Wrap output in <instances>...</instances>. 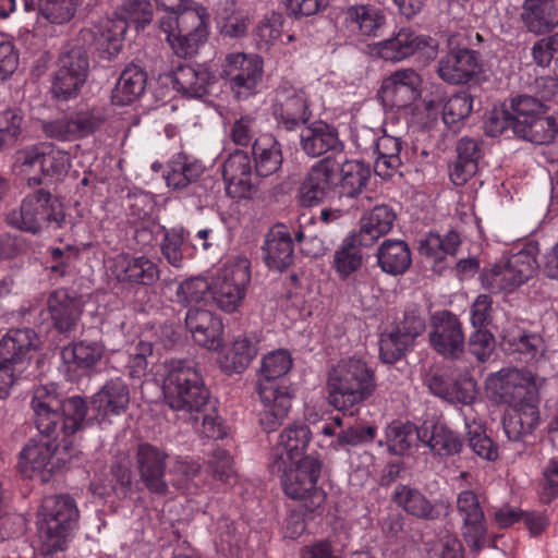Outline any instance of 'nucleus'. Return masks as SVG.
I'll return each instance as SVG.
<instances>
[{
	"label": "nucleus",
	"instance_id": "24",
	"mask_svg": "<svg viewBox=\"0 0 558 558\" xmlns=\"http://www.w3.org/2000/svg\"><path fill=\"white\" fill-rule=\"evenodd\" d=\"M259 340L255 335L235 336L228 345L220 348L217 356L219 368L227 375L243 373L258 353Z\"/></svg>",
	"mask_w": 558,
	"mask_h": 558
},
{
	"label": "nucleus",
	"instance_id": "43",
	"mask_svg": "<svg viewBox=\"0 0 558 558\" xmlns=\"http://www.w3.org/2000/svg\"><path fill=\"white\" fill-rule=\"evenodd\" d=\"M146 78V73L138 65H128L116 84L112 94L113 102L125 106L138 99L145 90Z\"/></svg>",
	"mask_w": 558,
	"mask_h": 558
},
{
	"label": "nucleus",
	"instance_id": "62",
	"mask_svg": "<svg viewBox=\"0 0 558 558\" xmlns=\"http://www.w3.org/2000/svg\"><path fill=\"white\" fill-rule=\"evenodd\" d=\"M469 435V446L480 458L494 461L498 457V448L493 440L485 434L480 424L473 425L465 423Z\"/></svg>",
	"mask_w": 558,
	"mask_h": 558
},
{
	"label": "nucleus",
	"instance_id": "33",
	"mask_svg": "<svg viewBox=\"0 0 558 558\" xmlns=\"http://www.w3.org/2000/svg\"><path fill=\"white\" fill-rule=\"evenodd\" d=\"M215 75L204 65H180L173 76V87L187 97L199 98L210 93Z\"/></svg>",
	"mask_w": 558,
	"mask_h": 558
},
{
	"label": "nucleus",
	"instance_id": "27",
	"mask_svg": "<svg viewBox=\"0 0 558 558\" xmlns=\"http://www.w3.org/2000/svg\"><path fill=\"white\" fill-rule=\"evenodd\" d=\"M101 124L100 117L92 112H80L73 117H61L46 121L43 131L47 137L58 141H73L87 136Z\"/></svg>",
	"mask_w": 558,
	"mask_h": 558
},
{
	"label": "nucleus",
	"instance_id": "45",
	"mask_svg": "<svg viewBox=\"0 0 558 558\" xmlns=\"http://www.w3.org/2000/svg\"><path fill=\"white\" fill-rule=\"evenodd\" d=\"M481 281L492 293L513 292L523 286L506 257L485 268L481 274Z\"/></svg>",
	"mask_w": 558,
	"mask_h": 558
},
{
	"label": "nucleus",
	"instance_id": "19",
	"mask_svg": "<svg viewBox=\"0 0 558 558\" xmlns=\"http://www.w3.org/2000/svg\"><path fill=\"white\" fill-rule=\"evenodd\" d=\"M88 68V59L81 49L63 54L52 83L53 96L62 100L76 96L86 82Z\"/></svg>",
	"mask_w": 558,
	"mask_h": 558
},
{
	"label": "nucleus",
	"instance_id": "5",
	"mask_svg": "<svg viewBox=\"0 0 558 558\" xmlns=\"http://www.w3.org/2000/svg\"><path fill=\"white\" fill-rule=\"evenodd\" d=\"M32 408L39 433H53L60 428L64 436H72L83 427L88 409L86 401L78 396L62 402L54 385L36 387Z\"/></svg>",
	"mask_w": 558,
	"mask_h": 558
},
{
	"label": "nucleus",
	"instance_id": "64",
	"mask_svg": "<svg viewBox=\"0 0 558 558\" xmlns=\"http://www.w3.org/2000/svg\"><path fill=\"white\" fill-rule=\"evenodd\" d=\"M411 347L400 332L393 330L383 333L379 340V354L384 363L392 364L399 361Z\"/></svg>",
	"mask_w": 558,
	"mask_h": 558
},
{
	"label": "nucleus",
	"instance_id": "58",
	"mask_svg": "<svg viewBox=\"0 0 558 558\" xmlns=\"http://www.w3.org/2000/svg\"><path fill=\"white\" fill-rule=\"evenodd\" d=\"M80 0H38L40 14L52 24H64L75 15Z\"/></svg>",
	"mask_w": 558,
	"mask_h": 558
},
{
	"label": "nucleus",
	"instance_id": "8",
	"mask_svg": "<svg viewBox=\"0 0 558 558\" xmlns=\"http://www.w3.org/2000/svg\"><path fill=\"white\" fill-rule=\"evenodd\" d=\"M69 436L57 428L53 433H39L21 452V472L41 483L50 480L51 475L63 468L71 459Z\"/></svg>",
	"mask_w": 558,
	"mask_h": 558
},
{
	"label": "nucleus",
	"instance_id": "54",
	"mask_svg": "<svg viewBox=\"0 0 558 558\" xmlns=\"http://www.w3.org/2000/svg\"><path fill=\"white\" fill-rule=\"evenodd\" d=\"M538 245L534 242H529L519 251L512 252L506 256L509 266L513 268L523 284L531 280L538 270Z\"/></svg>",
	"mask_w": 558,
	"mask_h": 558
},
{
	"label": "nucleus",
	"instance_id": "56",
	"mask_svg": "<svg viewBox=\"0 0 558 558\" xmlns=\"http://www.w3.org/2000/svg\"><path fill=\"white\" fill-rule=\"evenodd\" d=\"M114 15L124 20L128 27L134 25L141 29L151 22L153 5L148 0H124Z\"/></svg>",
	"mask_w": 558,
	"mask_h": 558
},
{
	"label": "nucleus",
	"instance_id": "41",
	"mask_svg": "<svg viewBox=\"0 0 558 558\" xmlns=\"http://www.w3.org/2000/svg\"><path fill=\"white\" fill-rule=\"evenodd\" d=\"M126 29V22L118 15L101 20L94 31L97 48L106 53L108 59L116 57L122 49Z\"/></svg>",
	"mask_w": 558,
	"mask_h": 558
},
{
	"label": "nucleus",
	"instance_id": "51",
	"mask_svg": "<svg viewBox=\"0 0 558 558\" xmlns=\"http://www.w3.org/2000/svg\"><path fill=\"white\" fill-rule=\"evenodd\" d=\"M393 499L404 511L416 518L434 520L438 517L432 502L421 492L407 485L395 488Z\"/></svg>",
	"mask_w": 558,
	"mask_h": 558
},
{
	"label": "nucleus",
	"instance_id": "29",
	"mask_svg": "<svg viewBox=\"0 0 558 558\" xmlns=\"http://www.w3.org/2000/svg\"><path fill=\"white\" fill-rule=\"evenodd\" d=\"M480 70L477 53L466 48L453 50L438 62V75L450 84L468 83Z\"/></svg>",
	"mask_w": 558,
	"mask_h": 558
},
{
	"label": "nucleus",
	"instance_id": "60",
	"mask_svg": "<svg viewBox=\"0 0 558 558\" xmlns=\"http://www.w3.org/2000/svg\"><path fill=\"white\" fill-rule=\"evenodd\" d=\"M376 429L372 426L364 428L349 427L347 429L339 430L337 437L332 438L330 441L326 444L322 442L320 447L331 449L333 451H339L347 446L355 447L365 442H369L374 439Z\"/></svg>",
	"mask_w": 558,
	"mask_h": 558
},
{
	"label": "nucleus",
	"instance_id": "47",
	"mask_svg": "<svg viewBox=\"0 0 558 558\" xmlns=\"http://www.w3.org/2000/svg\"><path fill=\"white\" fill-rule=\"evenodd\" d=\"M189 236L190 233L183 228H173L165 232L161 253L170 265L181 267L184 258L194 255L195 244Z\"/></svg>",
	"mask_w": 558,
	"mask_h": 558
},
{
	"label": "nucleus",
	"instance_id": "17",
	"mask_svg": "<svg viewBox=\"0 0 558 558\" xmlns=\"http://www.w3.org/2000/svg\"><path fill=\"white\" fill-rule=\"evenodd\" d=\"M272 112L278 123L293 131L311 118L307 95L303 88L282 83L275 92Z\"/></svg>",
	"mask_w": 558,
	"mask_h": 558
},
{
	"label": "nucleus",
	"instance_id": "35",
	"mask_svg": "<svg viewBox=\"0 0 558 558\" xmlns=\"http://www.w3.org/2000/svg\"><path fill=\"white\" fill-rule=\"evenodd\" d=\"M521 17L529 32L546 33L558 25V0H525Z\"/></svg>",
	"mask_w": 558,
	"mask_h": 558
},
{
	"label": "nucleus",
	"instance_id": "37",
	"mask_svg": "<svg viewBox=\"0 0 558 558\" xmlns=\"http://www.w3.org/2000/svg\"><path fill=\"white\" fill-rule=\"evenodd\" d=\"M424 106L427 112L432 113L442 109V120L445 124L453 126L462 121L472 111L473 98L469 93L461 92L450 96L445 102L439 89L432 99L424 98Z\"/></svg>",
	"mask_w": 558,
	"mask_h": 558
},
{
	"label": "nucleus",
	"instance_id": "31",
	"mask_svg": "<svg viewBox=\"0 0 558 558\" xmlns=\"http://www.w3.org/2000/svg\"><path fill=\"white\" fill-rule=\"evenodd\" d=\"M300 145L311 157L342 149L337 129L322 120L314 121L301 130Z\"/></svg>",
	"mask_w": 558,
	"mask_h": 558
},
{
	"label": "nucleus",
	"instance_id": "63",
	"mask_svg": "<svg viewBox=\"0 0 558 558\" xmlns=\"http://www.w3.org/2000/svg\"><path fill=\"white\" fill-rule=\"evenodd\" d=\"M207 465L214 478L227 484L235 481L236 473L233 460L225 449H214L208 457Z\"/></svg>",
	"mask_w": 558,
	"mask_h": 558
},
{
	"label": "nucleus",
	"instance_id": "6",
	"mask_svg": "<svg viewBox=\"0 0 558 558\" xmlns=\"http://www.w3.org/2000/svg\"><path fill=\"white\" fill-rule=\"evenodd\" d=\"M376 389L375 374L367 363L357 357L343 359L328 376V400L339 411L363 403Z\"/></svg>",
	"mask_w": 558,
	"mask_h": 558
},
{
	"label": "nucleus",
	"instance_id": "38",
	"mask_svg": "<svg viewBox=\"0 0 558 558\" xmlns=\"http://www.w3.org/2000/svg\"><path fill=\"white\" fill-rule=\"evenodd\" d=\"M457 159L450 167V180L457 186L464 185L477 171L481 148L477 141L463 137L457 144Z\"/></svg>",
	"mask_w": 558,
	"mask_h": 558
},
{
	"label": "nucleus",
	"instance_id": "13",
	"mask_svg": "<svg viewBox=\"0 0 558 558\" xmlns=\"http://www.w3.org/2000/svg\"><path fill=\"white\" fill-rule=\"evenodd\" d=\"M340 162L336 158L326 157L315 162L298 189L296 199L303 207L322 204L333 192Z\"/></svg>",
	"mask_w": 558,
	"mask_h": 558
},
{
	"label": "nucleus",
	"instance_id": "59",
	"mask_svg": "<svg viewBox=\"0 0 558 558\" xmlns=\"http://www.w3.org/2000/svg\"><path fill=\"white\" fill-rule=\"evenodd\" d=\"M121 357H126L125 369L131 378L141 379L146 376L148 371V357L153 355V344L147 341H138L128 354L120 353Z\"/></svg>",
	"mask_w": 558,
	"mask_h": 558
},
{
	"label": "nucleus",
	"instance_id": "20",
	"mask_svg": "<svg viewBox=\"0 0 558 558\" xmlns=\"http://www.w3.org/2000/svg\"><path fill=\"white\" fill-rule=\"evenodd\" d=\"M167 452L151 444H141L136 451V466L141 481L149 493L165 496L169 487L165 480Z\"/></svg>",
	"mask_w": 558,
	"mask_h": 558
},
{
	"label": "nucleus",
	"instance_id": "18",
	"mask_svg": "<svg viewBox=\"0 0 558 558\" xmlns=\"http://www.w3.org/2000/svg\"><path fill=\"white\" fill-rule=\"evenodd\" d=\"M429 343L440 355L457 359L464 348V335L459 318L448 312H437L430 318Z\"/></svg>",
	"mask_w": 558,
	"mask_h": 558
},
{
	"label": "nucleus",
	"instance_id": "53",
	"mask_svg": "<svg viewBox=\"0 0 558 558\" xmlns=\"http://www.w3.org/2000/svg\"><path fill=\"white\" fill-rule=\"evenodd\" d=\"M104 345L97 341H78L61 351L65 364L77 368H90L102 357Z\"/></svg>",
	"mask_w": 558,
	"mask_h": 558
},
{
	"label": "nucleus",
	"instance_id": "16",
	"mask_svg": "<svg viewBox=\"0 0 558 558\" xmlns=\"http://www.w3.org/2000/svg\"><path fill=\"white\" fill-rule=\"evenodd\" d=\"M436 48L437 43L432 37L402 28L393 37L376 43L372 47V53L386 61L397 62L418 51L430 58L435 56Z\"/></svg>",
	"mask_w": 558,
	"mask_h": 558
},
{
	"label": "nucleus",
	"instance_id": "9",
	"mask_svg": "<svg viewBox=\"0 0 558 558\" xmlns=\"http://www.w3.org/2000/svg\"><path fill=\"white\" fill-rule=\"evenodd\" d=\"M64 220L62 204L43 189L27 194L20 210H13L7 216L10 226L32 233L47 228H60Z\"/></svg>",
	"mask_w": 558,
	"mask_h": 558
},
{
	"label": "nucleus",
	"instance_id": "52",
	"mask_svg": "<svg viewBox=\"0 0 558 558\" xmlns=\"http://www.w3.org/2000/svg\"><path fill=\"white\" fill-rule=\"evenodd\" d=\"M363 264V255L359 248L355 235L347 236L336 248L332 259V268L341 279H347Z\"/></svg>",
	"mask_w": 558,
	"mask_h": 558
},
{
	"label": "nucleus",
	"instance_id": "42",
	"mask_svg": "<svg viewBox=\"0 0 558 558\" xmlns=\"http://www.w3.org/2000/svg\"><path fill=\"white\" fill-rule=\"evenodd\" d=\"M256 173L268 177L276 173L282 165V151L279 142L270 134L258 136L253 144Z\"/></svg>",
	"mask_w": 558,
	"mask_h": 558
},
{
	"label": "nucleus",
	"instance_id": "50",
	"mask_svg": "<svg viewBox=\"0 0 558 558\" xmlns=\"http://www.w3.org/2000/svg\"><path fill=\"white\" fill-rule=\"evenodd\" d=\"M558 133V118L536 114L527 123L515 124L513 134L535 144L551 142Z\"/></svg>",
	"mask_w": 558,
	"mask_h": 558
},
{
	"label": "nucleus",
	"instance_id": "61",
	"mask_svg": "<svg viewBox=\"0 0 558 558\" xmlns=\"http://www.w3.org/2000/svg\"><path fill=\"white\" fill-rule=\"evenodd\" d=\"M177 296L185 305L197 304L208 298L211 299V279L207 280L203 277L190 278L180 283Z\"/></svg>",
	"mask_w": 558,
	"mask_h": 558
},
{
	"label": "nucleus",
	"instance_id": "28",
	"mask_svg": "<svg viewBox=\"0 0 558 558\" xmlns=\"http://www.w3.org/2000/svg\"><path fill=\"white\" fill-rule=\"evenodd\" d=\"M130 402V390L121 378L108 380L101 389L93 396L92 410L99 422L111 416H119L125 412Z\"/></svg>",
	"mask_w": 558,
	"mask_h": 558
},
{
	"label": "nucleus",
	"instance_id": "57",
	"mask_svg": "<svg viewBox=\"0 0 558 558\" xmlns=\"http://www.w3.org/2000/svg\"><path fill=\"white\" fill-rule=\"evenodd\" d=\"M40 172L46 177L59 178L70 167L68 153L59 149L51 143H41Z\"/></svg>",
	"mask_w": 558,
	"mask_h": 558
},
{
	"label": "nucleus",
	"instance_id": "21",
	"mask_svg": "<svg viewBox=\"0 0 558 558\" xmlns=\"http://www.w3.org/2000/svg\"><path fill=\"white\" fill-rule=\"evenodd\" d=\"M457 511L462 520V535L472 549L480 550L485 544L486 523L483 508L473 490H462L457 497Z\"/></svg>",
	"mask_w": 558,
	"mask_h": 558
},
{
	"label": "nucleus",
	"instance_id": "49",
	"mask_svg": "<svg viewBox=\"0 0 558 558\" xmlns=\"http://www.w3.org/2000/svg\"><path fill=\"white\" fill-rule=\"evenodd\" d=\"M345 23L362 35L377 36L385 23V15L381 10L372 5H352L345 11Z\"/></svg>",
	"mask_w": 558,
	"mask_h": 558
},
{
	"label": "nucleus",
	"instance_id": "40",
	"mask_svg": "<svg viewBox=\"0 0 558 558\" xmlns=\"http://www.w3.org/2000/svg\"><path fill=\"white\" fill-rule=\"evenodd\" d=\"M48 311L53 326L61 332L70 331L81 316L80 302L64 289L49 295Z\"/></svg>",
	"mask_w": 558,
	"mask_h": 558
},
{
	"label": "nucleus",
	"instance_id": "39",
	"mask_svg": "<svg viewBox=\"0 0 558 558\" xmlns=\"http://www.w3.org/2000/svg\"><path fill=\"white\" fill-rule=\"evenodd\" d=\"M203 171L204 167L198 160L178 153L169 160L163 175L169 189L180 191L196 182Z\"/></svg>",
	"mask_w": 558,
	"mask_h": 558
},
{
	"label": "nucleus",
	"instance_id": "12",
	"mask_svg": "<svg viewBox=\"0 0 558 558\" xmlns=\"http://www.w3.org/2000/svg\"><path fill=\"white\" fill-rule=\"evenodd\" d=\"M263 74V59L254 53L231 52L221 64V77L229 82L230 89L238 99H246L257 94Z\"/></svg>",
	"mask_w": 558,
	"mask_h": 558
},
{
	"label": "nucleus",
	"instance_id": "46",
	"mask_svg": "<svg viewBox=\"0 0 558 558\" xmlns=\"http://www.w3.org/2000/svg\"><path fill=\"white\" fill-rule=\"evenodd\" d=\"M402 142L400 137L383 133L373 153L375 156V171L381 178H388L402 163Z\"/></svg>",
	"mask_w": 558,
	"mask_h": 558
},
{
	"label": "nucleus",
	"instance_id": "30",
	"mask_svg": "<svg viewBox=\"0 0 558 558\" xmlns=\"http://www.w3.org/2000/svg\"><path fill=\"white\" fill-rule=\"evenodd\" d=\"M417 437L433 454L439 457L459 454L463 448L460 435L441 422H425L418 428Z\"/></svg>",
	"mask_w": 558,
	"mask_h": 558
},
{
	"label": "nucleus",
	"instance_id": "7",
	"mask_svg": "<svg viewBox=\"0 0 558 558\" xmlns=\"http://www.w3.org/2000/svg\"><path fill=\"white\" fill-rule=\"evenodd\" d=\"M166 403L178 412H202L209 402L210 392L196 364L184 360H170L166 363Z\"/></svg>",
	"mask_w": 558,
	"mask_h": 558
},
{
	"label": "nucleus",
	"instance_id": "25",
	"mask_svg": "<svg viewBox=\"0 0 558 558\" xmlns=\"http://www.w3.org/2000/svg\"><path fill=\"white\" fill-rule=\"evenodd\" d=\"M110 271L119 282L129 284L149 286L159 277L157 265L149 258L124 253L112 258Z\"/></svg>",
	"mask_w": 558,
	"mask_h": 558
},
{
	"label": "nucleus",
	"instance_id": "22",
	"mask_svg": "<svg viewBox=\"0 0 558 558\" xmlns=\"http://www.w3.org/2000/svg\"><path fill=\"white\" fill-rule=\"evenodd\" d=\"M312 433L305 424H291L280 434L270 461V470H282L284 463L294 464L304 458Z\"/></svg>",
	"mask_w": 558,
	"mask_h": 558
},
{
	"label": "nucleus",
	"instance_id": "36",
	"mask_svg": "<svg viewBox=\"0 0 558 558\" xmlns=\"http://www.w3.org/2000/svg\"><path fill=\"white\" fill-rule=\"evenodd\" d=\"M475 386L472 378L454 380L448 376L435 374L428 379L430 392L451 403L471 404L475 399Z\"/></svg>",
	"mask_w": 558,
	"mask_h": 558
},
{
	"label": "nucleus",
	"instance_id": "34",
	"mask_svg": "<svg viewBox=\"0 0 558 558\" xmlns=\"http://www.w3.org/2000/svg\"><path fill=\"white\" fill-rule=\"evenodd\" d=\"M396 220L395 211L387 205H377L365 214L360 221V230L356 234L360 246L369 247L379 238L387 234Z\"/></svg>",
	"mask_w": 558,
	"mask_h": 558
},
{
	"label": "nucleus",
	"instance_id": "10",
	"mask_svg": "<svg viewBox=\"0 0 558 558\" xmlns=\"http://www.w3.org/2000/svg\"><path fill=\"white\" fill-rule=\"evenodd\" d=\"M250 282V260L245 257L230 259L211 277V300L220 311L232 314L242 306Z\"/></svg>",
	"mask_w": 558,
	"mask_h": 558
},
{
	"label": "nucleus",
	"instance_id": "48",
	"mask_svg": "<svg viewBox=\"0 0 558 558\" xmlns=\"http://www.w3.org/2000/svg\"><path fill=\"white\" fill-rule=\"evenodd\" d=\"M340 194L349 198L357 197L371 178V168L359 160L340 162Z\"/></svg>",
	"mask_w": 558,
	"mask_h": 558
},
{
	"label": "nucleus",
	"instance_id": "44",
	"mask_svg": "<svg viewBox=\"0 0 558 558\" xmlns=\"http://www.w3.org/2000/svg\"><path fill=\"white\" fill-rule=\"evenodd\" d=\"M411 252L401 240H386L377 252V263L383 271L389 275H401L411 265Z\"/></svg>",
	"mask_w": 558,
	"mask_h": 558
},
{
	"label": "nucleus",
	"instance_id": "32",
	"mask_svg": "<svg viewBox=\"0 0 558 558\" xmlns=\"http://www.w3.org/2000/svg\"><path fill=\"white\" fill-rule=\"evenodd\" d=\"M264 259L270 269L282 271L293 260V241L286 225L274 226L266 234L263 245Z\"/></svg>",
	"mask_w": 558,
	"mask_h": 558
},
{
	"label": "nucleus",
	"instance_id": "11",
	"mask_svg": "<svg viewBox=\"0 0 558 558\" xmlns=\"http://www.w3.org/2000/svg\"><path fill=\"white\" fill-rule=\"evenodd\" d=\"M281 477L284 494L292 499H310L307 508L314 510L325 501V493L317 487L322 462L312 456H305L294 464L284 463L282 470H270Z\"/></svg>",
	"mask_w": 558,
	"mask_h": 558
},
{
	"label": "nucleus",
	"instance_id": "14",
	"mask_svg": "<svg viewBox=\"0 0 558 558\" xmlns=\"http://www.w3.org/2000/svg\"><path fill=\"white\" fill-rule=\"evenodd\" d=\"M423 78L412 68L400 69L381 81L377 97L390 109L411 107L422 96Z\"/></svg>",
	"mask_w": 558,
	"mask_h": 558
},
{
	"label": "nucleus",
	"instance_id": "23",
	"mask_svg": "<svg viewBox=\"0 0 558 558\" xmlns=\"http://www.w3.org/2000/svg\"><path fill=\"white\" fill-rule=\"evenodd\" d=\"M185 325L194 341L210 351H218L223 343V324L215 313L190 307L185 315Z\"/></svg>",
	"mask_w": 558,
	"mask_h": 558
},
{
	"label": "nucleus",
	"instance_id": "3",
	"mask_svg": "<svg viewBox=\"0 0 558 558\" xmlns=\"http://www.w3.org/2000/svg\"><path fill=\"white\" fill-rule=\"evenodd\" d=\"M163 8L158 28L180 58L193 56L209 35V14L205 7L183 8L190 0H155Z\"/></svg>",
	"mask_w": 558,
	"mask_h": 558
},
{
	"label": "nucleus",
	"instance_id": "55",
	"mask_svg": "<svg viewBox=\"0 0 558 558\" xmlns=\"http://www.w3.org/2000/svg\"><path fill=\"white\" fill-rule=\"evenodd\" d=\"M418 428L410 422L393 421L386 428V444L392 454H404L415 442Z\"/></svg>",
	"mask_w": 558,
	"mask_h": 558
},
{
	"label": "nucleus",
	"instance_id": "15",
	"mask_svg": "<svg viewBox=\"0 0 558 558\" xmlns=\"http://www.w3.org/2000/svg\"><path fill=\"white\" fill-rule=\"evenodd\" d=\"M37 347L35 332L12 329L2 338V385H13L28 364V353Z\"/></svg>",
	"mask_w": 558,
	"mask_h": 558
},
{
	"label": "nucleus",
	"instance_id": "4",
	"mask_svg": "<svg viewBox=\"0 0 558 558\" xmlns=\"http://www.w3.org/2000/svg\"><path fill=\"white\" fill-rule=\"evenodd\" d=\"M80 510L70 495L47 496L37 511L36 526L39 550L60 557L78 527Z\"/></svg>",
	"mask_w": 558,
	"mask_h": 558
},
{
	"label": "nucleus",
	"instance_id": "26",
	"mask_svg": "<svg viewBox=\"0 0 558 558\" xmlns=\"http://www.w3.org/2000/svg\"><path fill=\"white\" fill-rule=\"evenodd\" d=\"M222 177L228 194L236 198H247L253 192L252 166L246 151L235 149L222 166Z\"/></svg>",
	"mask_w": 558,
	"mask_h": 558
},
{
	"label": "nucleus",
	"instance_id": "2",
	"mask_svg": "<svg viewBox=\"0 0 558 558\" xmlns=\"http://www.w3.org/2000/svg\"><path fill=\"white\" fill-rule=\"evenodd\" d=\"M292 356L286 349L265 354L257 372V393L262 403L259 424L267 432L276 430L288 416L292 395L290 388L279 383L292 368Z\"/></svg>",
	"mask_w": 558,
	"mask_h": 558
},
{
	"label": "nucleus",
	"instance_id": "1",
	"mask_svg": "<svg viewBox=\"0 0 558 558\" xmlns=\"http://www.w3.org/2000/svg\"><path fill=\"white\" fill-rule=\"evenodd\" d=\"M486 389L495 401L508 405L502 425L509 440H520L538 426V393L531 373L502 368L488 376Z\"/></svg>",
	"mask_w": 558,
	"mask_h": 558
}]
</instances>
